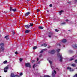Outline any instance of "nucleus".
Here are the masks:
<instances>
[{
	"instance_id": "nucleus-8",
	"label": "nucleus",
	"mask_w": 77,
	"mask_h": 77,
	"mask_svg": "<svg viewBox=\"0 0 77 77\" xmlns=\"http://www.w3.org/2000/svg\"><path fill=\"white\" fill-rule=\"evenodd\" d=\"M29 14H30V12H28L25 14V16H28Z\"/></svg>"
},
{
	"instance_id": "nucleus-27",
	"label": "nucleus",
	"mask_w": 77,
	"mask_h": 77,
	"mask_svg": "<svg viewBox=\"0 0 77 77\" xmlns=\"http://www.w3.org/2000/svg\"><path fill=\"white\" fill-rule=\"evenodd\" d=\"M53 5H52V4H50L49 5V6L50 7H52V6Z\"/></svg>"
},
{
	"instance_id": "nucleus-21",
	"label": "nucleus",
	"mask_w": 77,
	"mask_h": 77,
	"mask_svg": "<svg viewBox=\"0 0 77 77\" xmlns=\"http://www.w3.org/2000/svg\"><path fill=\"white\" fill-rule=\"evenodd\" d=\"M12 11L13 12H15L16 11V9H13Z\"/></svg>"
},
{
	"instance_id": "nucleus-6",
	"label": "nucleus",
	"mask_w": 77,
	"mask_h": 77,
	"mask_svg": "<svg viewBox=\"0 0 77 77\" xmlns=\"http://www.w3.org/2000/svg\"><path fill=\"white\" fill-rule=\"evenodd\" d=\"M8 69V67L6 66L4 68V72H6L7 71V70Z\"/></svg>"
},
{
	"instance_id": "nucleus-47",
	"label": "nucleus",
	"mask_w": 77,
	"mask_h": 77,
	"mask_svg": "<svg viewBox=\"0 0 77 77\" xmlns=\"http://www.w3.org/2000/svg\"><path fill=\"white\" fill-rule=\"evenodd\" d=\"M63 24H64V23H63Z\"/></svg>"
},
{
	"instance_id": "nucleus-36",
	"label": "nucleus",
	"mask_w": 77,
	"mask_h": 77,
	"mask_svg": "<svg viewBox=\"0 0 77 77\" xmlns=\"http://www.w3.org/2000/svg\"><path fill=\"white\" fill-rule=\"evenodd\" d=\"M58 52V51H60V49H59L57 50Z\"/></svg>"
},
{
	"instance_id": "nucleus-3",
	"label": "nucleus",
	"mask_w": 77,
	"mask_h": 77,
	"mask_svg": "<svg viewBox=\"0 0 77 77\" xmlns=\"http://www.w3.org/2000/svg\"><path fill=\"white\" fill-rule=\"evenodd\" d=\"M20 77V76L18 75H15L14 76V74L13 73H12L11 75V77Z\"/></svg>"
},
{
	"instance_id": "nucleus-1",
	"label": "nucleus",
	"mask_w": 77,
	"mask_h": 77,
	"mask_svg": "<svg viewBox=\"0 0 77 77\" xmlns=\"http://www.w3.org/2000/svg\"><path fill=\"white\" fill-rule=\"evenodd\" d=\"M4 45V44L3 43H1L0 44V46H1V48H0V50L2 51H4V48H3V46Z\"/></svg>"
},
{
	"instance_id": "nucleus-25",
	"label": "nucleus",
	"mask_w": 77,
	"mask_h": 77,
	"mask_svg": "<svg viewBox=\"0 0 77 77\" xmlns=\"http://www.w3.org/2000/svg\"><path fill=\"white\" fill-rule=\"evenodd\" d=\"M74 77H77V74H76L74 76Z\"/></svg>"
},
{
	"instance_id": "nucleus-5",
	"label": "nucleus",
	"mask_w": 77,
	"mask_h": 77,
	"mask_svg": "<svg viewBox=\"0 0 77 77\" xmlns=\"http://www.w3.org/2000/svg\"><path fill=\"white\" fill-rule=\"evenodd\" d=\"M67 69H70V71H74V69H71L70 67H68Z\"/></svg>"
},
{
	"instance_id": "nucleus-39",
	"label": "nucleus",
	"mask_w": 77,
	"mask_h": 77,
	"mask_svg": "<svg viewBox=\"0 0 77 77\" xmlns=\"http://www.w3.org/2000/svg\"><path fill=\"white\" fill-rule=\"evenodd\" d=\"M38 60H39V59L38 58H37V61H38Z\"/></svg>"
},
{
	"instance_id": "nucleus-14",
	"label": "nucleus",
	"mask_w": 77,
	"mask_h": 77,
	"mask_svg": "<svg viewBox=\"0 0 77 77\" xmlns=\"http://www.w3.org/2000/svg\"><path fill=\"white\" fill-rule=\"evenodd\" d=\"M62 12H63V10H61L60 11V15H61Z\"/></svg>"
},
{
	"instance_id": "nucleus-2",
	"label": "nucleus",
	"mask_w": 77,
	"mask_h": 77,
	"mask_svg": "<svg viewBox=\"0 0 77 77\" xmlns=\"http://www.w3.org/2000/svg\"><path fill=\"white\" fill-rule=\"evenodd\" d=\"M58 57H60V62H62V54H60V53H58Z\"/></svg>"
},
{
	"instance_id": "nucleus-33",
	"label": "nucleus",
	"mask_w": 77,
	"mask_h": 77,
	"mask_svg": "<svg viewBox=\"0 0 77 77\" xmlns=\"http://www.w3.org/2000/svg\"><path fill=\"white\" fill-rule=\"evenodd\" d=\"M13 35H14V34H15V32L13 31Z\"/></svg>"
},
{
	"instance_id": "nucleus-29",
	"label": "nucleus",
	"mask_w": 77,
	"mask_h": 77,
	"mask_svg": "<svg viewBox=\"0 0 77 77\" xmlns=\"http://www.w3.org/2000/svg\"><path fill=\"white\" fill-rule=\"evenodd\" d=\"M35 62V60H32V62L33 63V62Z\"/></svg>"
},
{
	"instance_id": "nucleus-26",
	"label": "nucleus",
	"mask_w": 77,
	"mask_h": 77,
	"mask_svg": "<svg viewBox=\"0 0 77 77\" xmlns=\"http://www.w3.org/2000/svg\"><path fill=\"white\" fill-rule=\"evenodd\" d=\"M15 53L16 54H18V52L16 51L15 52Z\"/></svg>"
},
{
	"instance_id": "nucleus-10",
	"label": "nucleus",
	"mask_w": 77,
	"mask_h": 77,
	"mask_svg": "<svg viewBox=\"0 0 77 77\" xmlns=\"http://www.w3.org/2000/svg\"><path fill=\"white\" fill-rule=\"evenodd\" d=\"M45 50H47V49H43L40 52V53H42Z\"/></svg>"
},
{
	"instance_id": "nucleus-46",
	"label": "nucleus",
	"mask_w": 77,
	"mask_h": 77,
	"mask_svg": "<svg viewBox=\"0 0 77 77\" xmlns=\"http://www.w3.org/2000/svg\"><path fill=\"white\" fill-rule=\"evenodd\" d=\"M51 68H53V67H52V66H51Z\"/></svg>"
},
{
	"instance_id": "nucleus-7",
	"label": "nucleus",
	"mask_w": 77,
	"mask_h": 77,
	"mask_svg": "<svg viewBox=\"0 0 77 77\" xmlns=\"http://www.w3.org/2000/svg\"><path fill=\"white\" fill-rule=\"evenodd\" d=\"M25 27H26V28H27V29H29V28L30 27V26L28 25H27L25 26Z\"/></svg>"
},
{
	"instance_id": "nucleus-17",
	"label": "nucleus",
	"mask_w": 77,
	"mask_h": 77,
	"mask_svg": "<svg viewBox=\"0 0 77 77\" xmlns=\"http://www.w3.org/2000/svg\"><path fill=\"white\" fill-rule=\"evenodd\" d=\"M8 36H9V35H7L5 37V38H6L7 39H9Z\"/></svg>"
},
{
	"instance_id": "nucleus-23",
	"label": "nucleus",
	"mask_w": 77,
	"mask_h": 77,
	"mask_svg": "<svg viewBox=\"0 0 77 77\" xmlns=\"http://www.w3.org/2000/svg\"><path fill=\"white\" fill-rule=\"evenodd\" d=\"M13 9H12V7H11L10 8V11H12V10Z\"/></svg>"
},
{
	"instance_id": "nucleus-40",
	"label": "nucleus",
	"mask_w": 77,
	"mask_h": 77,
	"mask_svg": "<svg viewBox=\"0 0 77 77\" xmlns=\"http://www.w3.org/2000/svg\"><path fill=\"white\" fill-rule=\"evenodd\" d=\"M49 38H50V37H51V35H49Z\"/></svg>"
},
{
	"instance_id": "nucleus-42",
	"label": "nucleus",
	"mask_w": 77,
	"mask_h": 77,
	"mask_svg": "<svg viewBox=\"0 0 77 77\" xmlns=\"http://www.w3.org/2000/svg\"><path fill=\"white\" fill-rule=\"evenodd\" d=\"M47 12H49V11H48V10L47 11Z\"/></svg>"
},
{
	"instance_id": "nucleus-12",
	"label": "nucleus",
	"mask_w": 77,
	"mask_h": 77,
	"mask_svg": "<svg viewBox=\"0 0 77 77\" xmlns=\"http://www.w3.org/2000/svg\"><path fill=\"white\" fill-rule=\"evenodd\" d=\"M62 41V42H66V40L65 39H63Z\"/></svg>"
},
{
	"instance_id": "nucleus-44",
	"label": "nucleus",
	"mask_w": 77,
	"mask_h": 77,
	"mask_svg": "<svg viewBox=\"0 0 77 77\" xmlns=\"http://www.w3.org/2000/svg\"><path fill=\"white\" fill-rule=\"evenodd\" d=\"M70 31V30H69V31Z\"/></svg>"
},
{
	"instance_id": "nucleus-18",
	"label": "nucleus",
	"mask_w": 77,
	"mask_h": 77,
	"mask_svg": "<svg viewBox=\"0 0 77 77\" xmlns=\"http://www.w3.org/2000/svg\"><path fill=\"white\" fill-rule=\"evenodd\" d=\"M72 66L75 67V66H76V65H75V64H72Z\"/></svg>"
},
{
	"instance_id": "nucleus-41",
	"label": "nucleus",
	"mask_w": 77,
	"mask_h": 77,
	"mask_svg": "<svg viewBox=\"0 0 77 77\" xmlns=\"http://www.w3.org/2000/svg\"><path fill=\"white\" fill-rule=\"evenodd\" d=\"M66 21H68V20H66Z\"/></svg>"
},
{
	"instance_id": "nucleus-43",
	"label": "nucleus",
	"mask_w": 77,
	"mask_h": 77,
	"mask_svg": "<svg viewBox=\"0 0 77 77\" xmlns=\"http://www.w3.org/2000/svg\"><path fill=\"white\" fill-rule=\"evenodd\" d=\"M27 0V1H29V0Z\"/></svg>"
},
{
	"instance_id": "nucleus-38",
	"label": "nucleus",
	"mask_w": 77,
	"mask_h": 77,
	"mask_svg": "<svg viewBox=\"0 0 77 77\" xmlns=\"http://www.w3.org/2000/svg\"><path fill=\"white\" fill-rule=\"evenodd\" d=\"M35 65H34L33 66V68H35Z\"/></svg>"
},
{
	"instance_id": "nucleus-31",
	"label": "nucleus",
	"mask_w": 77,
	"mask_h": 77,
	"mask_svg": "<svg viewBox=\"0 0 77 77\" xmlns=\"http://www.w3.org/2000/svg\"><path fill=\"white\" fill-rule=\"evenodd\" d=\"M73 59H72H72H70L69 61H71V60H73Z\"/></svg>"
},
{
	"instance_id": "nucleus-34",
	"label": "nucleus",
	"mask_w": 77,
	"mask_h": 77,
	"mask_svg": "<svg viewBox=\"0 0 77 77\" xmlns=\"http://www.w3.org/2000/svg\"><path fill=\"white\" fill-rule=\"evenodd\" d=\"M37 12H39V10H38V9L37 10Z\"/></svg>"
},
{
	"instance_id": "nucleus-4",
	"label": "nucleus",
	"mask_w": 77,
	"mask_h": 77,
	"mask_svg": "<svg viewBox=\"0 0 77 77\" xmlns=\"http://www.w3.org/2000/svg\"><path fill=\"white\" fill-rule=\"evenodd\" d=\"M25 66L26 67H30V63H25Z\"/></svg>"
},
{
	"instance_id": "nucleus-11",
	"label": "nucleus",
	"mask_w": 77,
	"mask_h": 77,
	"mask_svg": "<svg viewBox=\"0 0 77 77\" xmlns=\"http://www.w3.org/2000/svg\"><path fill=\"white\" fill-rule=\"evenodd\" d=\"M54 50H53L50 53H51V54H54Z\"/></svg>"
},
{
	"instance_id": "nucleus-22",
	"label": "nucleus",
	"mask_w": 77,
	"mask_h": 77,
	"mask_svg": "<svg viewBox=\"0 0 77 77\" xmlns=\"http://www.w3.org/2000/svg\"><path fill=\"white\" fill-rule=\"evenodd\" d=\"M33 26V23H31L30 24V26Z\"/></svg>"
},
{
	"instance_id": "nucleus-19",
	"label": "nucleus",
	"mask_w": 77,
	"mask_h": 77,
	"mask_svg": "<svg viewBox=\"0 0 77 77\" xmlns=\"http://www.w3.org/2000/svg\"><path fill=\"white\" fill-rule=\"evenodd\" d=\"M36 48H37V47L36 46H35V47H34L33 48V49L34 50H35V49H36Z\"/></svg>"
},
{
	"instance_id": "nucleus-28",
	"label": "nucleus",
	"mask_w": 77,
	"mask_h": 77,
	"mask_svg": "<svg viewBox=\"0 0 77 77\" xmlns=\"http://www.w3.org/2000/svg\"><path fill=\"white\" fill-rule=\"evenodd\" d=\"M23 73L21 72V73H20V75H23Z\"/></svg>"
},
{
	"instance_id": "nucleus-24",
	"label": "nucleus",
	"mask_w": 77,
	"mask_h": 77,
	"mask_svg": "<svg viewBox=\"0 0 77 77\" xmlns=\"http://www.w3.org/2000/svg\"><path fill=\"white\" fill-rule=\"evenodd\" d=\"M20 62H21V61H22V60H23V59H22V58H20Z\"/></svg>"
},
{
	"instance_id": "nucleus-16",
	"label": "nucleus",
	"mask_w": 77,
	"mask_h": 77,
	"mask_svg": "<svg viewBox=\"0 0 77 77\" xmlns=\"http://www.w3.org/2000/svg\"><path fill=\"white\" fill-rule=\"evenodd\" d=\"M43 46V47H46L47 46V45L46 44H43V45H42V46Z\"/></svg>"
},
{
	"instance_id": "nucleus-32",
	"label": "nucleus",
	"mask_w": 77,
	"mask_h": 77,
	"mask_svg": "<svg viewBox=\"0 0 77 77\" xmlns=\"http://www.w3.org/2000/svg\"><path fill=\"white\" fill-rule=\"evenodd\" d=\"M59 31L57 30V29H55V31L57 32H58Z\"/></svg>"
},
{
	"instance_id": "nucleus-30",
	"label": "nucleus",
	"mask_w": 77,
	"mask_h": 77,
	"mask_svg": "<svg viewBox=\"0 0 77 77\" xmlns=\"http://www.w3.org/2000/svg\"><path fill=\"white\" fill-rule=\"evenodd\" d=\"M49 63H52V62L50 61H49Z\"/></svg>"
},
{
	"instance_id": "nucleus-13",
	"label": "nucleus",
	"mask_w": 77,
	"mask_h": 77,
	"mask_svg": "<svg viewBox=\"0 0 77 77\" xmlns=\"http://www.w3.org/2000/svg\"><path fill=\"white\" fill-rule=\"evenodd\" d=\"M38 29H44V27L42 26H39L38 27Z\"/></svg>"
},
{
	"instance_id": "nucleus-35",
	"label": "nucleus",
	"mask_w": 77,
	"mask_h": 77,
	"mask_svg": "<svg viewBox=\"0 0 77 77\" xmlns=\"http://www.w3.org/2000/svg\"><path fill=\"white\" fill-rule=\"evenodd\" d=\"M77 60H76L75 61V63H77Z\"/></svg>"
},
{
	"instance_id": "nucleus-45",
	"label": "nucleus",
	"mask_w": 77,
	"mask_h": 77,
	"mask_svg": "<svg viewBox=\"0 0 77 77\" xmlns=\"http://www.w3.org/2000/svg\"><path fill=\"white\" fill-rule=\"evenodd\" d=\"M0 36H1V35H0Z\"/></svg>"
},
{
	"instance_id": "nucleus-9",
	"label": "nucleus",
	"mask_w": 77,
	"mask_h": 77,
	"mask_svg": "<svg viewBox=\"0 0 77 77\" xmlns=\"http://www.w3.org/2000/svg\"><path fill=\"white\" fill-rule=\"evenodd\" d=\"M30 32V30H27L25 31V33H29Z\"/></svg>"
},
{
	"instance_id": "nucleus-20",
	"label": "nucleus",
	"mask_w": 77,
	"mask_h": 77,
	"mask_svg": "<svg viewBox=\"0 0 77 77\" xmlns=\"http://www.w3.org/2000/svg\"><path fill=\"white\" fill-rule=\"evenodd\" d=\"M7 62H8V61H7V60H5L4 62V64L6 63Z\"/></svg>"
},
{
	"instance_id": "nucleus-15",
	"label": "nucleus",
	"mask_w": 77,
	"mask_h": 77,
	"mask_svg": "<svg viewBox=\"0 0 77 77\" xmlns=\"http://www.w3.org/2000/svg\"><path fill=\"white\" fill-rule=\"evenodd\" d=\"M54 74H56V72L55 70H54L53 71V73H52L53 75L54 74Z\"/></svg>"
},
{
	"instance_id": "nucleus-37",
	"label": "nucleus",
	"mask_w": 77,
	"mask_h": 77,
	"mask_svg": "<svg viewBox=\"0 0 77 77\" xmlns=\"http://www.w3.org/2000/svg\"><path fill=\"white\" fill-rule=\"evenodd\" d=\"M75 47H77V45H75Z\"/></svg>"
}]
</instances>
